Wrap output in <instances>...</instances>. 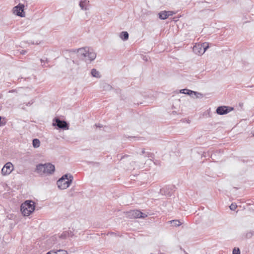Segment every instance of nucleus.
Segmentation results:
<instances>
[{"mask_svg": "<svg viewBox=\"0 0 254 254\" xmlns=\"http://www.w3.org/2000/svg\"><path fill=\"white\" fill-rule=\"evenodd\" d=\"M77 53L78 56L85 61L91 62L94 60L96 57V54L88 48L78 49L77 50Z\"/></svg>", "mask_w": 254, "mask_h": 254, "instance_id": "f257e3e1", "label": "nucleus"}, {"mask_svg": "<svg viewBox=\"0 0 254 254\" xmlns=\"http://www.w3.org/2000/svg\"><path fill=\"white\" fill-rule=\"evenodd\" d=\"M36 171L40 175L51 174L55 171V166L51 163L40 164L36 166Z\"/></svg>", "mask_w": 254, "mask_h": 254, "instance_id": "f03ea898", "label": "nucleus"}, {"mask_svg": "<svg viewBox=\"0 0 254 254\" xmlns=\"http://www.w3.org/2000/svg\"><path fill=\"white\" fill-rule=\"evenodd\" d=\"M73 180V176L71 175H64L57 181L58 188L61 190L67 189L71 185Z\"/></svg>", "mask_w": 254, "mask_h": 254, "instance_id": "7ed1b4c3", "label": "nucleus"}, {"mask_svg": "<svg viewBox=\"0 0 254 254\" xmlns=\"http://www.w3.org/2000/svg\"><path fill=\"white\" fill-rule=\"evenodd\" d=\"M34 210V202L32 200H26L21 205V211L24 216L30 215Z\"/></svg>", "mask_w": 254, "mask_h": 254, "instance_id": "20e7f679", "label": "nucleus"}, {"mask_svg": "<svg viewBox=\"0 0 254 254\" xmlns=\"http://www.w3.org/2000/svg\"><path fill=\"white\" fill-rule=\"evenodd\" d=\"M208 47V43L206 42L195 44L193 47V51L197 55H201L204 53Z\"/></svg>", "mask_w": 254, "mask_h": 254, "instance_id": "39448f33", "label": "nucleus"}, {"mask_svg": "<svg viewBox=\"0 0 254 254\" xmlns=\"http://www.w3.org/2000/svg\"><path fill=\"white\" fill-rule=\"evenodd\" d=\"M126 217L129 219L145 218L147 215L138 210H132L125 213Z\"/></svg>", "mask_w": 254, "mask_h": 254, "instance_id": "423d86ee", "label": "nucleus"}, {"mask_svg": "<svg viewBox=\"0 0 254 254\" xmlns=\"http://www.w3.org/2000/svg\"><path fill=\"white\" fill-rule=\"evenodd\" d=\"M53 126L54 127H57L59 128L67 130L69 129L68 124L66 122L62 121L59 118H55L53 120Z\"/></svg>", "mask_w": 254, "mask_h": 254, "instance_id": "0eeeda50", "label": "nucleus"}, {"mask_svg": "<svg viewBox=\"0 0 254 254\" xmlns=\"http://www.w3.org/2000/svg\"><path fill=\"white\" fill-rule=\"evenodd\" d=\"M14 170L13 164L10 162H7L1 169V175L5 176L9 175Z\"/></svg>", "mask_w": 254, "mask_h": 254, "instance_id": "6e6552de", "label": "nucleus"}, {"mask_svg": "<svg viewBox=\"0 0 254 254\" xmlns=\"http://www.w3.org/2000/svg\"><path fill=\"white\" fill-rule=\"evenodd\" d=\"M24 7V4L19 3L13 7V13L17 16H19L21 17H23L25 16Z\"/></svg>", "mask_w": 254, "mask_h": 254, "instance_id": "1a4fd4ad", "label": "nucleus"}, {"mask_svg": "<svg viewBox=\"0 0 254 254\" xmlns=\"http://www.w3.org/2000/svg\"><path fill=\"white\" fill-rule=\"evenodd\" d=\"M180 93L185 94H188L192 97L195 96L196 98H201L203 97V95L201 93L196 91H193L188 89H183L181 90Z\"/></svg>", "mask_w": 254, "mask_h": 254, "instance_id": "9d476101", "label": "nucleus"}, {"mask_svg": "<svg viewBox=\"0 0 254 254\" xmlns=\"http://www.w3.org/2000/svg\"><path fill=\"white\" fill-rule=\"evenodd\" d=\"M233 110V108L226 107V106H220L217 108L216 110V113L220 115L226 114Z\"/></svg>", "mask_w": 254, "mask_h": 254, "instance_id": "9b49d317", "label": "nucleus"}, {"mask_svg": "<svg viewBox=\"0 0 254 254\" xmlns=\"http://www.w3.org/2000/svg\"><path fill=\"white\" fill-rule=\"evenodd\" d=\"M79 5L82 10H88L89 8V1L88 0H81Z\"/></svg>", "mask_w": 254, "mask_h": 254, "instance_id": "f8f14e48", "label": "nucleus"}, {"mask_svg": "<svg viewBox=\"0 0 254 254\" xmlns=\"http://www.w3.org/2000/svg\"><path fill=\"white\" fill-rule=\"evenodd\" d=\"M169 190V188L168 187H164L161 189H160V193L163 195H165L168 196H170L171 195V193L170 191H166V190Z\"/></svg>", "mask_w": 254, "mask_h": 254, "instance_id": "ddd939ff", "label": "nucleus"}, {"mask_svg": "<svg viewBox=\"0 0 254 254\" xmlns=\"http://www.w3.org/2000/svg\"><path fill=\"white\" fill-rule=\"evenodd\" d=\"M91 74L93 77H96V78H100L101 77V75H100L99 71H98L95 68H93L91 70Z\"/></svg>", "mask_w": 254, "mask_h": 254, "instance_id": "4468645a", "label": "nucleus"}, {"mask_svg": "<svg viewBox=\"0 0 254 254\" xmlns=\"http://www.w3.org/2000/svg\"><path fill=\"white\" fill-rule=\"evenodd\" d=\"M159 17L161 19H166L168 18L167 11H161L158 13Z\"/></svg>", "mask_w": 254, "mask_h": 254, "instance_id": "2eb2a0df", "label": "nucleus"}, {"mask_svg": "<svg viewBox=\"0 0 254 254\" xmlns=\"http://www.w3.org/2000/svg\"><path fill=\"white\" fill-rule=\"evenodd\" d=\"M120 36L122 40H127L128 38V34L126 31H123L121 33Z\"/></svg>", "mask_w": 254, "mask_h": 254, "instance_id": "dca6fc26", "label": "nucleus"}, {"mask_svg": "<svg viewBox=\"0 0 254 254\" xmlns=\"http://www.w3.org/2000/svg\"><path fill=\"white\" fill-rule=\"evenodd\" d=\"M32 144L34 148H38L40 145V142L38 139L35 138L33 140Z\"/></svg>", "mask_w": 254, "mask_h": 254, "instance_id": "f3484780", "label": "nucleus"}, {"mask_svg": "<svg viewBox=\"0 0 254 254\" xmlns=\"http://www.w3.org/2000/svg\"><path fill=\"white\" fill-rule=\"evenodd\" d=\"M54 254H68L67 251L64 250H59L56 252L53 251Z\"/></svg>", "mask_w": 254, "mask_h": 254, "instance_id": "a211bd4d", "label": "nucleus"}, {"mask_svg": "<svg viewBox=\"0 0 254 254\" xmlns=\"http://www.w3.org/2000/svg\"><path fill=\"white\" fill-rule=\"evenodd\" d=\"M173 226H179L181 225V223L178 220H173L170 221Z\"/></svg>", "mask_w": 254, "mask_h": 254, "instance_id": "6ab92c4d", "label": "nucleus"}, {"mask_svg": "<svg viewBox=\"0 0 254 254\" xmlns=\"http://www.w3.org/2000/svg\"><path fill=\"white\" fill-rule=\"evenodd\" d=\"M233 254H240V251L239 249L234 248L233 250Z\"/></svg>", "mask_w": 254, "mask_h": 254, "instance_id": "aec40b11", "label": "nucleus"}, {"mask_svg": "<svg viewBox=\"0 0 254 254\" xmlns=\"http://www.w3.org/2000/svg\"><path fill=\"white\" fill-rule=\"evenodd\" d=\"M153 154L149 152H146L145 154H144L145 157H152Z\"/></svg>", "mask_w": 254, "mask_h": 254, "instance_id": "412c9836", "label": "nucleus"}, {"mask_svg": "<svg viewBox=\"0 0 254 254\" xmlns=\"http://www.w3.org/2000/svg\"><path fill=\"white\" fill-rule=\"evenodd\" d=\"M236 207H237V205L235 204H232L230 206V208L232 210H235L236 209Z\"/></svg>", "mask_w": 254, "mask_h": 254, "instance_id": "4be33fe9", "label": "nucleus"}, {"mask_svg": "<svg viewBox=\"0 0 254 254\" xmlns=\"http://www.w3.org/2000/svg\"><path fill=\"white\" fill-rule=\"evenodd\" d=\"M174 12L172 11H167V14L168 15V17L169 16H172L174 14Z\"/></svg>", "mask_w": 254, "mask_h": 254, "instance_id": "5701e85b", "label": "nucleus"}, {"mask_svg": "<svg viewBox=\"0 0 254 254\" xmlns=\"http://www.w3.org/2000/svg\"><path fill=\"white\" fill-rule=\"evenodd\" d=\"M253 234L252 232H249L246 234V237L248 238H250L253 236Z\"/></svg>", "mask_w": 254, "mask_h": 254, "instance_id": "b1692460", "label": "nucleus"}, {"mask_svg": "<svg viewBox=\"0 0 254 254\" xmlns=\"http://www.w3.org/2000/svg\"><path fill=\"white\" fill-rule=\"evenodd\" d=\"M26 53V51L25 50H22L21 52H20V54H22V55H24Z\"/></svg>", "mask_w": 254, "mask_h": 254, "instance_id": "393cba45", "label": "nucleus"}, {"mask_svg": "<svg viewBox=\"0 0 254 254\" xmlns=\"http://www.w3.org/2000/svg\"><path fill=\"white\" fill-rule=\"evenodd\" d=\"M146 152H145V150L143 149L141 151L142 154L144 155Z\"/></svg>", "mask_w": 254, "mask_h": 254, "instance_id": "a878e982", "label": "nucleus"}, {"mask_svg": "<svg viewBox=\"0 0 254 254\" xmlns=\"http://www.w3.org/2000/svg\"><path fill=\"white\" fill-rule=\"evenodd\" d=\"M32 103H33V102H31V103L29 102L27 104H26V105H27V106H28V105H29V106H30V105H31Z\"/></svg>", "mask_w": 254, "mask_h": 254, "instance_id": "bb28decb", "label": "nucleus"}, {"mask_svg": "<svg viewBox=\"0 0 254 254\" xmlns=\"http://www.w3.org/2000/svg\"><path fill=\"white\" fill-rule=\"evenodd\" d=\"M145 61H147V59L146 58H144V59Z\"/></svg>", "mask_w": 254, "mask_h": 254, "instance_id": "cd10ccee", "label": "nucleus"}, {"mask_svg": "<svg viewBox=\"0 0 254 254\" xmlns=\"http://www.w3.org/2000/svg\"><path fill=\"white\" fill-rule=\"evenodd\" d=\"M41 62H43V60L41 59Z\"/></svg>", "mask_w": 254, "mask_h": 254, "instance_id": "c85d7f7f", "label": "nucleus"}, {"mask_svg": "<svg viewBox=\"0 0 254 254\" xmlns=\"http://www.w3.org/2000/svg\"><path fill=\"white\" fill-rule=\"evenodd\" d=\"M145 61H147V59L146 58H144V59Z\"/></svg>", "mask_w": 254, "mask_h": 254, "instance_id": "c756f323", "label": "nucleus"}, {"mask_svg": "<svg viewBox=\"0 0 254 254\" xmlns=\"http://www.w3.org/2000/svg\"><path fill=\"white\" fill-rule=\"evenodd\" d=\"M63 236V234H61V236H60V237H62Z\"/></svg>", "mask_w": 254, "mask_h": 254, "instance_id": "7c9ffc66", "label": "nucleus"}, {"mask_svg": "<svg viewBox=\"0 0 254 254\" xmlns=\"http://www.w3.org/2000/svg\"><path fill=\"white\" fill-rule=\"evenodd\" d=\"M253 136H254V134H253Z\"/></svg>", "mask_w": 254, "mask_h": 254, "instance_id": "2f4dec72", "label": "nucleus"}]
</instances>
